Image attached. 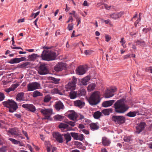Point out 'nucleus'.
<instances>
[{"mask_svg": "<svg viewBox=\"0 0 152 152\" xmlns=\"http://www.w3.org/2000/svg\"><path fill=\"white\" fill-rule=\"evenodd\" d=\"M126 102V100L125 98H121L117 100L114 104L115 112L120 114L125 113L129 108Z\"/></svg>", "mask_w": 152, "mask_h": 152, "instance_id": "f257e3e1", "label": "nucleus"}, {"mask_svg": "<svg viewBox=\"0 0 152 152\" xmlns=\"http://www.w3.org/2000/svg\"><path fill=\"white\" fill-rule=\"evenodd\" d=\"M56 56L54 51L48 50H43L41 56L42 60L48 61L55 60Z\"/></svg>", "mask_w": 152, "mask_h": 152, "instance_id": "f03ea898", "label": "nucleus"}, {"mask_svg": "<svg viewBox=\"0 0 152 152\" xmlns=\"http://www.w3.org/2000/svg\"><path fill=\"white\" fill-rule=\"evenodd\" d=\"M100 93L98 91H95L90 96L88 102L91 106L95 105L100 101Z\"/></svg>", "mask_w": 152, "mask_h": 152, "instance_id": "7ed1b4c3", "label": "nucleus"}, {"mask_svg": "<svg viewBox=\"0 0 152 152\" xmlns=\"http://www.w3.org/2000/svg\"><path fill=\"white\" fill-rule=\"evenodd\" d=\"M40 112L44 116L42 120L50 119L51 115L53 114V110L51 108H45L43 107L40 109Z\"/></svg>", "mask_w": 152, "mask_h": 152, "instance_id": "20e7f679", "label": "nucleus"}, {"mask_svg": "<svg viewBox=\"0 0 152 152\" xmlns=\"http://www.w3.org/2000/svg\"><path fill=\"white\" fill-rule=\"evenodd\" d=\"M112 121L119 125L124 123L126 121L125 117L122 115H114L112 118Z\"/></svg>", "mask_w": 152, "mask_h": 152, "instance_id": "39448f33", "label": "nucleus"}, {"mask_svg": "<svg viewBox=\"0 0 152 152\" xmlns=\"http://www.w3.org/2000/svg\"><path fill=\"white\" fill-rule=\"evenodd\" d=\"M77 81V79L75 77L73 76L71 82L69 83L65 86V88L66 89V91H69V90L71 91L74 90L75 88Z\"/></svg>", "mask_w": 152, "mask_h": 152, "instance_id": "423d86ee", "label": "nucleus"}, {"mask_svg": "<svg viewBox=\"0 0 152 152\" xmlns=\"http://www.w3.org/2000/svg\"><path fill=\"white\" fill-rule=\"evenodd\" d=\"M40 87V84L37 82L29 83L27 86V90L28 91H33L39 89Z\"/></svg>", "mask_w": 152, "mask_h": 152, "instance_id": "0eeeda50", "label": "nucleus"}, {"mask_svg": "<svg viewBox=\"0 0 152 152\" xmlns=\"http://www.w3.org/2000/svg\"><path fill=\"white\" fill-rule=\"evenodd\" d=\"M38 72L40 75H44L48 74L49 73V71L46 65L43 64L40 66Z\"/></svg>", "mask_w": 152, "mask_h": 152, "instance_id": "6e6552de", "label": "nucleus"}, {"mask_svg": "<svg viewBox=\"0 0 152 152\" xmlns=\"http://www.w3.org/2000/svg\"><path fill=\"white\" fill-rule=\"evenodd\" d=\"M87 70V68L83 66H80L76 70V74L79 75H83Z\"/></svg>", "mask_w": 152, "mask_h": 152, "instance_id": "1a4fd4ad", "label": "nucleus"}, {"mask_svg": "<svg viewBox=\"0 0 152 152\" xmlns=\"http://www.w3.org/2000/svg\"><path fill=\"white\" fill-rule=\"evenodd\" d=\"M66 116L70 119L74 120H76L77 118L76 113L74 110H69L66 113Z\"/></svg>", "mask_w": 152, "mask_h": 152, "instance_id": "9d476101", "label": "nucleus"}, {"mask_svg": "<svg viewBox=\"0 0 152 152\" xmlns=\"http://www.w3.org/2000/svg\"><path fill=\"white\" fill-rule=\"evenodd\" d=\"M145 126L146 124L145 122L143 121L140 122L136 126V130L135 132L137 134H139L144 130Z\"/></svg>", "mask_w": 152, "mask_h": 152, "instance_id": "9b49d317", "label": "nucleus"}, {"mask_svg": "<svg viewBox=\"0 0 152 152\" xmlns=\"http://www.w3.org/2000/svg\"><path fill=\"white\" fill-rule=\"evenodd\" d=\"M22 107L32 112H34L36 110V108L35 106L32 104H24L22 105Z\"/></svg>", "mask_w": 152, "mask_h": 152, "instance_id": "f8f14e48", "label": "nucleus"}, {"mask_svg": "<svg viewBox=\"0 0 152 152\" xmlns=\"http://www.w3.org/2000/svg\"><path fill=\"white\" fill-rule=\"evenodd\" d=\"M124 13V12L123 11L119 12L113 13L109 15V18L116 20L121 17Z\"/></svg>", "mask_w": 152, "mask_h": 152, "instance_id": "ddd939ff", "label": "nucleus"}, {"mask_svg": "<svg viewBox=\"0 0 152 152\" xmlns=\"http://www.w3.org/2000/svg\"><path fill=\"white\" fill-rule=\"evenodd\" d=\"M18 108L17 103L13 100L10 99V113L15 111Z\"/></svg>", "mask_w": 152, "mask_h": 152, "instance_id": "4468645a", "label": "nucleus"}, {"mask_svg": "<svg viewBox=\"0 0 152 152\" xmlns=\"http://www.w3.org/2000/svg\"><path fill=\"white\" fill-rule=\"evenodd\" d=\"M54 107L56 110L58 111L63 110L64 108V105L63 103L60 101L55 102Z\"/></svg>", "mask_w": 152, "mask_h": 152, "instance_id": "2eb2a0df", "label": "nucleus"}, {"mask_svg": "<svg viewBox=\"0 0 152 152\" xmlns=\"http://www.w3.org/2000/svg\"><path fill=\"white\" fill-rule=\"evenodd\" d=\"M102 145L105 146H109L111 143V140L105 137L102 138Z\"/></svg>", "mask_w": 152, "mask_h": 152, "instance_id": "dca6fc26", "label": "nucleus"}, {"mask_svg": "<svg viewBox=\"0 0 152 152\" xmlns=\"http://www.w3.org/2000/svg\"><path fill=\"white\" fill-rule=\"evenodd\" d=\"M53 136L58 142L60 143H62L63 142L62 136L59 133H55L53 134Z\"/></svg>", "mask_w": 152, "mask_h": 152, "instance_id": "f3484780", "label": "nucleus"}, {"mask_svg": "<svg viewBox=\"0 0 152 152\" xmlns=\"http://www.w3.org/2000/svg\"><path fill=\"white\" fill-rule=\"evenodd\" d=\"M65 67V64L64 63H59L57 64L55 67L54 69L57 72L61 71Z\"/></svg>", "mask_w": 152, "mask_h": 152, "instance_id": "a211bd4d", "label": "nucleus"}, {"mask_svg": "<svg viewBox=\"0 0 152 152\" xmlns=\"http://www.w3.org/2000/svg\"><path fill=\"white\" fill-rule=\"evenodd\" d=\"M45 144L47 148L48 152H50L51 149H52V152H54V151L56 150V148L55 147H52V145L50 144V142L48 141L45 142Z\"/></svg>", "mask_w": 152, "mask_h": 152, "instance_id": "6ab92c4d", "label": "nucleus"}, {"mask_svg": "<svg viewBox=\"0 0 152 152\" xmlns=\"http://www.w3.org/2000/svg\"><path fill=\"white\" fill-rule=\"evenodd\" d=\"M10 134L13 135H15L16 136L21 135V133L18 129L16 128L10 129Z\"/></svg>", "mask_w": 152, "mask_h": 152, "instance_id": "aec40b11", "label": "nucleus"}, {"mask_svg": "<svg viewBox=\"0 0 152 152\" xmlns=\"http://www.w3.org/2000/svg\"><path fill=\"white\" fill-rule=\"evenodd\" d=\"M114 102L115 100H114L104 101L102 103V107H107L112 105Z\"/></svg>", "mask_w": 152, "mask_h": 152, "instance_id": "412c9836", "label": "nucleus"}, {"mask_svg": "<svg viewBox=\"0 0 152 152\" xmlns=\"http://www.w3.org/2000/svg\"><path fill=\"white\" fill-rule=\"evenodd\" d=\"M58 127L61 129H66L67 131L71 130V128L69 127V125L63 123H61L58 126Z\"/></svg>", "mask_w": 152, "mask_h": 152, "instance_id": "4be33fe9", "label": "nucleus"}, {"mask_svg": "<svg viewBox=\"0 0 152 152\" xmlns=\"http://www.w3.org/2000/svg\"><path fill=\"white\" fill-rule=\"evenodd\" d=\"M74 105L75 106L81 108L85 105V103L83 101L78 100L74 102Z\"/></svg>", "mask_w": 152, "mask_h": 152, "instance_id": "5701e85b", "label": "nucleus"}, {"mask_svg": "<svg viewBox=\"0 0 152 152\" xmlns=\"http://www.w3.org/2000/svg\"><path fill=\"white\" fill-rule=\"evenodd\" d=\"M90 79V77L89 76H87L83 79L80 81V85H86L87 84V83Z\"/></svg>", "mask_w": 152, "mask_h": 152, "instance_id": "b1692460", "label": "nucleus"}, {"mask_svg": "<svg viewBox=\"0 0 152 152\" xmlns=\"http://www.w3.org/2000/svg\"><path fill=\"white\" fill-rule=\"evenodd\" d=\"M24 93L21 92L18 93L17 95L16 99L17 101L24 100Z\"/></svg>", "mask_w": 152, "mask_h": 152, "instance_id": "393cba45", "label": "nucleus"}, {"mask_svg": "<svg viewBox=\"0 0 152 152\" xmlns=\"http://www.w3.org/2000/svg\"><path fill=\"white\" fill-rule=\"evenodd\" d=\"M114 95V94H112V93L111 92L110 90L107 89L106 91L104 97L105 98H108L112 97Z\"/></svg>", "mask_w": 152, "mask_h": 152, "instance_id": "a878e982", "label": "nucleus"}, {"mask_svg": "<svg viewBox=\"0 0 152 152\" xmlns=\"http://www.w3.org/2000/svg\"><path fill=\"white\" fill-rule=\"evenodd\" d=\"M49 80L52 81L53 83L55 84H58L59 83L60 79L59 78H57L52 77H49Z\"/></svg>", "mask_w": 152, "mask_h": 152, "instance_id": "bb28decb", "label": "nucleus"}, {"mask_svg": "<svg viewBox=\"0 0 152 152\" xmlns=\"http://www.w3.org/2000/svg\"><path fill=\"white\" fill-rule=\"evenodd\" d=\"M90 128L92 130H97L99 128V126L95 123H92L90 124Z\"/></svg>", "mask_w": 152, "mask_h": 152, "instance_id": "cd10ccee", "label": "nucleus"}, {"mask_svg": "<svg viewBox=\"0 0 152 152\" xmlns=\"http://www.w3.org/2000/svg\"><path fill=\"white\" fill-rule=\"evenodd\" d=\"M71 99H74L76 98L77 96V92L74 91H71L69 94Z\"/></svg>", "mask_w": 152, "mask_h": 152, "instance_id": "c85d7f7f", "label": "nucleus"}, {"mask_svg": "<svg viewBox=\"0 0 152 152\" xmlns=\"http://www.w3.org/2000/svg\"><path fill=\"white\" fill-rule=\"evenodd\" d=\"M113 110L112 108H109L103 110H102V113L105 115H109L110 113L112 112Z\"/></svg>", "mask_w": 152, "mask_h": 152, "instance_id": "c756f323", "label": "nucleus"}, {"mask_svg": "<svg viewBox=\"0 0 152 152\" xmlns=\"http://www.w3.org/2000/svg\"><path fill=\"white\" fill-rule=\"evenodd\" d=\"M43 94L38 91L36 90L34 91L32 94V96L34 98H35L37 96H42Z\"/></svg>", "mask_w": 152, "mask_h": 152, "instance_id": "7c9ffc66", "label": "nucleus"}, {"mask_svg": "<svg viewBox=\"0 0 152 152\" xmlns=\"http://www.w3.org/2000/svg\"><path fill=\"white\" fill-rule=\"evenodd\" d=\"M38 56L37 54L33 53L31 55H29L28 58L30 61H32L34 60Z\"/></svg>", "mask_w": 152, "mask_h": 152, "instance_id": "2f4dec72", "label": "nucleus"}, {"mask_svg": "<svg viewBox=\"0 0 152 152\" xmlns=\"http://www.w3.org/2000/svg\"><path fill=\"white\" fill-rule=\"evenodd\" d=\"M64 136L66 143L71 141L72 138L69 133H67L66 134H64Z\"/></svg>", "mask_w": 152, "mask_h": 152, "instance_id": "473e14b6", "label": "nucleus"}, {"mask_svg": "<svg viewBox=\"0 0 152 152\" xmlns=\"http://www.w3.org/2000/svg\"><path fill=\"white\" fill-rule=\"evenodd\" d=\"M96 85L95 83H91L89 84L88 87V90L89 92L93 90L95 88Z\"/></svg>", "mask_w": 152, "mask_h": 152, "instance_id": "72a5a7b5", "label": "nucleus"}, {"mask_svg": "<svg viewBox=\"0 0 152 152\" xmlns=\"http://www.w3.org/2000/svg\"><path fill=\"white\" fill-rule=\"evenodd\" d=\"M137 114V112L135 111H130L128 113L126 114V116L129 117H135Z\"/></svg>", "mask_w": 152, "mask_h": 152, "instance_id": "f704fd0d", "label": "nucleus"}, {"mask_svg": "<svg viewBox=\"0 0 152 152\" xmlns=\"http://www.w3.org/2000/svg\"><path fill=\"white\" fill-rule=\"evenodd\" d=\"M101 114L102 113L101 112L97 111L94 113L93 116L95 118L98 119L100 118Z\"/></svg>", "mask_w": 152, "mask_h": 152, "instance_id": "c9c22d12", "label": "nucleus"}, {"mask_svg": "<svg viewBox=\"0 0 152 152\" xmlns=\"http://www.w3.org/2000/svg\"><path fill=\"white\" fill-rule=\"evenodd\" d=\"M54 118L56 121H61L63 119V116L59 115H57L54 117Z\"/></svg>", "mask_w": 152, "mask_h": 152, "instance_id": "e433bc0d", "label": "nucleus"}, {"mask_svg": "<svg viewBox=\"0 0 152 152\" xmlns=\"http://www.w3.org/2000/svg\"><path fill=\"white\" fill-rule=\"evenodd\" d=\"M51 99V97L50 95H47L45 96L44 99V102L47 103L49 102Z\"/></svg>", "mask_w": 152, "mask_h": 152, "instance_id": "4c0bfd02", "label": "nucleus"}, {"mask_svg": "<svg viewBox=\"0 0 152 152\" xmlns=\"http://www.w3.org/2000/svg\"><path fill=\"white\" fill-rule=\"evenodd\" d=\"M19 59L18 58H15L11 59L10 60V64H13L19 63Z\"/></svg>", "mask_w": 152, "mask_h": 152, "instance_id": "58836bf2", "label": "nucleus"}, {"mask_svg": "<svg viewBox=\"0 0 152 152\" xmlns=\"http://www.w3.org/2000/svg\"><path fill=\"white\" fill-rule=\"evenodd\" d=\"M137 45L141 46L142 47H144L145 46V42L143 41L137 40L136 42Z\"/></svg>", "mask_w": 152, "mask_h": 152, "instance_id": "ea45409f", "label": "nucleus"}, {"mask_svg": "<svg viewBox=\"0 0 152 152\" xmlns=\"http://www.w3.org/2000/svg\"><path fill=\"white\" fill-rule=\"evenodd\" d=\"M19 85L18 83H15L11 85L10 87V91H14L18 86Z\"/></svg>", "mask_w": 152, "mask_h": 152, "instance_id": "a19ab883", "label": "nucleus"}, {"mask_svg": "<svg viewBox=\"0 0 152 152\" xmlns=\"http://www.w3.org/2000/svg\"><path fill=\"white\" fill-rule=\"evenodd\" d=\"M78 134L77 133L74 132H72L70 133V134L73 139L76 140H77Z\"/></svg>", "mask_w": 152, "mask_h": 152, "instance_id": "79ce46f5", "label": "nucleus"}, {"mask_svg": "<svg viewBox=\"0 0 152 152\" xmlns=\"http://www.w3.org/2000/svg\"><path fill=\"white\" fill-rule=\"evenodd\" d=\"M53 93L56 94H58L60 95H62V93L58 89V88H54L52 90Z\"/></svg>", "mask_w": 152, "mask_h": 152, "instance_id": "37998d69", "label": "nucleus"}, {"mask_svg": "<svg viewBox=\"0 0 152 152\" xmlns=\"http://www.w3.org/2000/svg\"><path fill=\"white\" fill-rule=\"evenodd\" d=\"M4 106L9 108V111H10V99H8L7 101L3 102Z\"/></svg>", "mask_w": 152, "mask_h": 152, "instance_id": "c03bdc74", "label": "nucleus"}, {"mask_svg": "<svg viewBox=\"0 0 152 152\" xmlns=\"http://www.w3.org/2000/svg\"><path fill=\"white\" fill-rule=\"evenodd\" d=\"M79 118L80 119L82 120L83 121H85L86 122H89L88 119L85 118L84 116L82 114L80 115Z\"/></svg>", "mask_w": 152, "mask_h": 152, "instance_id": "a18cd8bd", "label": "nucleus"}, {"mask_svg": "<svg viewBox=\"0 0 152 152\" xmlns=\"http://www.w3.org/2000/svg\"><path fill=\"white\" fill-rule=\"evenodd\" d=\"M79 94L80 96H84L86 94V91L85 89H82L79 91Z\"/></svg>", "mask_w": 152, "mask_h": 152, "instance_id": "49530a36", "label": "nucleus"}, {"mask_svg": "<svg viewBox=\"0 0 152 152\" xmlns=\"http://www.w3.org/2000/svg\"><path fill=\"white\" fill-rule=\"evenodd\" d=\"M77 136V140L82 141L84 139V136L83 134H78Z\"/></svg>", "mask_w": 152, "mask_h": 152, "instance_id": "de8ad7c7", "label": "nucleus"}, {"mask_svg": "<svg viewBox=\"0 0 152 152\" xmlns=\"http://www.w3.org/2000/svg\"><path fill=\"white\" fill-rule=\"evenodd\" d=\"M65 122L68 124V125H69L72 127H73L75 126V122H72L71 121H65Z\"/></svg>", "mask_w": 152, "mask_h": 152, "instance_id": "09e8293b", "label": "nucleus"}, {"mask_svg": "<svg viewBox=\"0 0 152 152\" xmlns=\"http://www.w3.org/2000/svg\"><path fill=\"white\" fill-rule=\"evenodd\" d=\"M30 63L28 62H26L20 65V67L23 68H26L27 66Z\"/></svg>", "mask_w": 152, "mask_h": 152, "instance_id": "8fccbe9b", "label": "nucleus"}, {"mask_svg": "<svg viewBox=\"0 0 152 152\" xmlns=\"http://www.w3.org/2000/svg\"><path fill=\"white\" fill-rule=\"evenodd\" d=\"M99 4L104 5V6L105 8L107 10H109L110 9L111 7H113V6H108L107 4H104V3H98L97 4V5H99Z\"/></svg>", "mask_w": 152, "mask_h": 152, "instance_id": "3c124183", "label": "nucleus"}, {"mask_svg": "<svg viewBox=\"0 0 152 152\" xmlns=\"http://www.w3.org/2000/svg\"><path fill=\"white\" fill-rule=\"evenodd\" d=\"M10 141L14 144H17L20 143L19 141L15 139L10 138Z\"/></svg>", "mask_w": 152, "mask_h": 152, "instance_id": "603ef678", "label": "nucleus"}, {"mask_svg": "<svg viewBox=\"0 0 152 152\" xmlns=\"http://www.w3.org/2000/svg\"><path fill=\"white\" fill-rule=\"evenodd\" d=\"M15 41H12V45L13 46H11V48L13 49H22V48L20 47H17L16 45H14Z\"/></svg>", "mask_w": 152, "mask_h": 152, "instance_id": "864d4df0", "label": "nucleus"}, {"mask_svg": "<svg viewBox=\"0 0 152 152\" xmlns=\"http://www.w3.org/2000/svg\"><path fill=\"white\" fill-rule=\"evenodd\" d=\"M124 141L126 142H129L132 140L131 137L129 136H126L124 137Z\"/></svg>", "mask_w": 152, "mask_h": 152, "instance_id": "5fc2aeb1", "label": "nucleus"}, {"mask_svg": "<svg viewBox=\"0 0 152 152\" xmlns=\"http://www.w3.org/2000/svg\"><path fill=\"white\" fill-rule=\"evenodd\" d=\"M120 42L122 43V45L123 46L124 48L126 47V45H124V44L126 43V41L124 40V38L123 37L121 39V40L120 41Z\"/></svg>", "mask_w": 152, "mask_h": 152, "instance_id": "6e6d98bb", "label": "nucleus"}, {"mask_svg": "<svg viewBox=\"0 0 152 152\" xmlns=\"http://www.w3.org/2000/svg\"><path fill=\"white\" fill-rule=\"evenodd\" d=\"M116 88L114 87L111 88L110 89H109V90H110L111 92L112 93V94H113L114 92H115L116 91Z\"/></svg>", "mask_w": 152, "mask_h": 152, "instance_id": "4d7b16f0", "label": "nucleus"}, {"mask_svg": "<svg viewBox=\"0 0 152 152\" xmlns=\"http://www.w3.org/2000/svg\"><path fill=\"white\" fill-rule=\"evenodd\" d=\"M4 98V94L0 92V101L3 100Z\"/></svg>", "mask_w": 152, "mask_h": 152, "instance_id": "13d9d810", "label": "nucleus"}, {"mask_svg": "<svg viewBox=\"0 0 152 152\" xmlns=\"http://www.w3.org/2000/svg\"><path fill=\"white\" fill-rule=\"evenodd\" d=\"M73 24H72V25H70L69 24H68L67 28L69 31H71L73 27Z\"/></svg>", "mask_w": 152, "mask_h": 152, "instance_id": "bf43d9fd", "label": "nucleus"}, {"mask_svg": "<svg viewBox=\"0 0 152 152\" xmlns=\"http://www.w3.org/2000/svg\"><path fill=\"white\" fill-rule=\"evenodd\" d=\"M106 41L107 42L109 41L111 39V37L108 35H106L105 36Z\"/></svg>", "mask_w": 152, "mask_h": 152, "instance_id": "052dcab7", "label": "nucleus"}, {"mask_svg": "<svg viewBox=\"0 0 152 152\" xmlns=\"http://www.w3.org/2000/svg\"><path fill=\"white\" fill-rule=\"evenodd\" d=\"M81 131L84 133L86 134H89V133L88 130H86L85 129H82Z\"/></svg>", "mask_w": 152, "mask_h": 152, "instance_id": "680f3d73", "label": "nucleus"}, {"mask_svg": "<svg viewBox=\"0 0 152 152\" xmlns=\"http://www.w3.org/2000/svg\"><path fill=\"white\" fill-rule=\"evenodd\" d=\"M76 20L77 22L78 23L77 24V26H78L81 23V18L79 17H76Z\"/></svg>", "mask_w": 152, "mask_h": 152, "instance_id": "e2e57ef3", "label": "nucleus"}, {"mask_svg": "<svg viewBox=\"0 0 152 152\" xmlns=\"http://www.w3.org/2000/svg\"><path fill=\"white\" fill-rule=\"evenodd\" d=\"M140 19H140V18H139L135 22L134 24H135V27H137V24L139 23L140 21Z\"/></svg>", "mask_w": 152, "mask_h": 152, "instance_id": "0e129e2a", "label": "nucleus"}, {"mask_svg": "<svg viewBox=\"0 0 152 152\" xmlns=\"http://www.w3.org/2000/svg\"><path fill=\"white\" fill-rule=\"evenodd\" d=\"M22 133L23 134H24V135L26 137L27 139L28 140L29 138L28 137V134H27L26 132L25 131L23 130H22Z\"/></svg>", "mask_w": 152, "mask_h": 152, "instance_id": "69168bd1", "label": "nucleus"}, {"mask_svg": "<svg viewBox=\"0 0 152 152\" xmlns=\"http://www.w3.org/2000/svg\"><path fill=\"white\" fill-rule=\"evenodd\" d=\"M6 151V148L5 147H3L0 148V152H5Z\"/></svg>", "mask_w": 152, "mask_h": 152, "instance_id": "338daca9", "label": "nucleus"}, {"mask_svg": "<svg viewBox=\"0 0 152 152\" xmlns=\"http://www.w3.org/2000/svg\"><path fill=\"white\" fill-rule=\"evenodd\" d=\"M39 12H40L39 11H38L37 12L33 14V15L34 16V18H36V17L39 15Z\"/></svg>", "mask_w": 152, "mask_h": 152, "instance_id": "774afa93", "label": "nucleus"}]
</instances>
